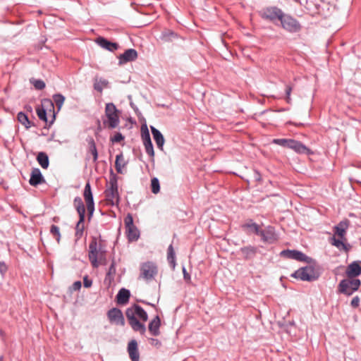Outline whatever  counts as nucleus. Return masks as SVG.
<instances>
[{
	"label": "nucleus",
	"instance_id": "864d4df0",
	"mask_svg": "<svg viewBox=\"0 0 361 361\" xmlns=\"http://www.w3.org/2000/svg\"><path fill=\"white\" fill-rule=\"evenodd\" d=\"M7 270V267L6 264L3 262H0V273L1 274H4Z\"/></svg>",
	"mask_w": 361,
	"mask_h": 361
},
{
	"label": "nucleus",
	"instance_id": "6e6552de",
	"mask_svg": "<svg viewBox=\"0 0 361 361\" xmlns=\"http://www.w3.org/2000/svg\"><path fill=\"white\" fill-rule=\"evenodd\" d=\"M260 16L266 20L274 21L276 20H281L283 17V12L275 6H270L263 8L259 12Z\"/></svg>",
	"mask_w": 361,
	"mask_h": 361
},
{
	"label": "nucleus",
	"instance_id": "3c124183",
	"mask_svg": "<svg viewBox=\"0 0 361 361\" xmlns=\"http://www.w3.org/2000/svg\"><path fill=\"white\" fill-rule=\"evenodd\" d=\"M92 281L88 279V277L86 276L83 279V284L84 286L86 288H89L92 286Z\"/></svg>",
	"mask_w": 361,
	"mask_h": 361
},
{
	"label": "nucleus",
	"instance_id": "20e7f679",
	"mask_svg": "<svg viewBox=\"0 0 361 361\" xmlns=\"http://www.w3.org/2000/svg\"><path fill=\"white\" fill-rule=\"evenodd\" d=\"M88 256L93 267L97 268L100 264H106L105 252L100 249H97V243L96 240H92L90 243Z\"/></svg>",
	"mask_w": 361,
	"mask_h": 361
},
{
	"label": "nucleus",
	"instance_id": "f704fd0d",
	"mask_svg": "<svg viewBox=\"0 0 361 361\" xmlns=\"http://www.w3.org/2000/svg\"><path fill=\"white\" fill-rule=\"evenodd\" d=\"M295 260L305 262L309 264H312V259L300 251L295 250Z\"/></svg>",
	"mask_w": 361,
	"mask_h": 361
},
{
	"label": "nucleus",
	"instance_id": "7ed1b4c3",
	"mask_svg": "<svg viewBox=\"0 0 361 361\" xmlns=\"http://www.w3.org/2000/svg\"><path fill=\"white\" fill-rule=\"evenodd\" d=\"M105 200L108 205H117L119 202L117 177L113 173H111L109 178V186L105 190Z\"/></svg>",
	"mask_w": 361,
	"mask_h": 361
},
{
	"label": "nucleus",
	"instance_id": "39448f33",
	"mask_svg": "<svg viewBox=\"0 0 361 361\" xmlns=\"http://www.w3.org/2000/svg\"><path fill=\"white\" fill-rule=\"evenodd\" d=\"M319 276V273L313 264L302 267L295 271V279H299L302 281H312L317 279Z\"/></svg>",
	"mask_w": 361,
	"mask_h": 361
},
{
	"label": "nucleus",
	"instance_id": "49530a36",
	"mask_svg": "<svg viewBox=\"0 0 361 361\" xmlns=\"http://www.w3.org/2000/svg\"><path fill=\"white\" fill-rule=\"evenodd\" d=\"M32 83L37 90H43L45 87V83L42 80H35Z\"/></svg>",
	"mask_w": 361,
	"mask_h": 361
},
{
	"label": "nucleus",
	"instance_id": "9b49d317",
	"mask_svg": "<svg viewBox=\"0 0 361 361\" xmlns=\"http://www.w3.org/2000/svg\"><path fill=\"white\" fill-rule=\"evenodd\" d=\"M319 0H295V2L298 3L304 10L310 13L311 15H314L319 13Z\"/></svg>",
	"mask_w": 361,
	"mask_h": 361
},
{
	"label": "nucleus",
	"instance_id": "a211bd4d",
	"mask_svg": "<svg viewBox=\"0 0 361 361\" xmlns=\"http://www.w3.org/2000/svg\"><path fill=\"white\" fill-rule=\"evenodd\" d=\"M128 351L132 361H139V353L137 350V343L135 340H132L128 345Z\"/></svg>",
	"mask_w": 361,
	"mask_h": 361
},
{
	"label": "nucleus",
	"instance_id": "f257e3e1",
	"mask_svg": "<svg viewBox=\"0 0 361 361\" xmlns=\"http://www.w3.org/2000/svg\"><path fill=\"white\" fill-rule=\"evenodd\" d=\"M97 130H101L102 127L109 129L116 128L120 124V111L113 103H107L105 106L104 116L102 118V125L97 120Z\"/></svg>",
	"mask_w": 361,
	"mask_h": 361
},
{
	"label": "nucleus",
	"instance_id": "4d7b16f0",
	"mask_svg": "<svg viewBox=\"0 0 361 361\" xmlns=\"http://www.w3.org/2000/svg\"><path fill=\"white\" fill-rule=\"evenodd\" d=\"M290 92H291V87H288V90H287V94H288V99H290Z\"/></svg>",
	"mask_w": 361,
	"mask_h": 361
},
{
	"label": "nucleus",
	"instance_id": "5fc2aeb1",
	"mask_svg": "<svg viewBox=\"0 0 361 361\" xmlns=\"http://www.w3.org/2000/svg\"><path fill=\"white\" fill-rule=\"evenodd\" d=\"M151 344L153 345H156V346H159L161 345L159 341H158L157 339H154V338L151 339Z\"/></svg>",
	"mask_w": 361,
	"mask_h": 361
},
{
	"label": "nucleus",
	"instance_id": "5701e85b",
	"mask_svg": "<svg viewBox=\"0 0 361 361\" xmlns=\"http://www.w3.org/2000/svg\"><path fill=\"white\" fill-rule=\"evenodd\" d=\"M130 295V293L128 290L125 288L121 289L116 295L117 303L119 305L126 304L129 300Z\"/></svg>",
	"mask_w": 361,
	"mask_h": 361
},
{
	"label": "nucleus",
	"instance_id": "c85d7f7f",
	"mask_svg": "<svg viewBox=\"0 0 361 361\" xmlns=\"http://www.w3.org/2000/svg\"><path fill=\"white\" fill-rule=\"evenodd\" d=\"M167 260L171 267L174 269L176 267V253L172 245H170L167 250Z\"/></svg>",
	"mask_w": 361,
	"mask_h": 361
},
{
	"label": "nucleus",
	"instance_id": "a878e982",
	"mask_svg": "<svg viewBox=\"0 0 361 361\" xmlns=\"http://www.w3.org/2000/svg\"><path fill=\"white\" fill-rule=\"evenodd\" d=\"M177 38V35L170 30L163 31L160 36V39L165 42H173Z\"/></svg>",
	"mask_w": 361,
	"mask_h": 361
},
{
	"label": "nucleus",
	"instance_id": "423d86ee",
	"mask_svg": "<svg viewBox=\"0 0 361 361\" xmlns=\"http://www.w3.org/2000/svg\"><path fill=\"white\" fill-rule=\"evenodd\" d=\"M360 286V280L355 278H349L342 280L339 283L340 292L350 295L357 290Z\"/></svg>",
	"mask_w": 361,
	"mask_h": 361
},
{
	"label": "nucleus",
	"instance_id": "393cba45",
	"mask_svg": "<svg viewBox=\"0 0 361 361\" xmlns=\"http://www.w3.org/2000/svg\"><path fill=\"white\" fill-rule=\"evenodd\" d=\"M295 152H297L298 154H305V155H309L312 154V150L307 147V146L304 145L300 142L295 141Z\"/></svg>",
	"mask_w": 361,
	"mask_h": 361
},
{
	"label": "nucleus",
	"instance_id": "c756f323",
	"mask_svg": "<svg viewBox=\"0 0 361 361\" xmlns=\"http://www.w3.org/2000/svg\"><path fill=\"white\" fill-rule=\"evenodd\" d=\"M74 206L78 213L79 216H85V208L80 197H77L75 198Z\"/></svg>",
	"mask_w": 361,
	"mask_h": 361
},
{
	"label": "nucleus",
	"instance_id": "8fccbe9b",
	"mask_svg": "<svg viewBox=\"0 0 361 361\" xmlns=\"http://www.w3.org/2000/svg\"><path fill=\"white\" fill-rule=\"evenodd\" d=\"M360 304V298L357 296H355L351 300V305L353 307H357Z\"/></svg>",
	"mask_w": 361,
	"mask_h": 361
},
{
	"label": "nucleus",
	"instance_id": "bf43d9fd",
	"mask_svg": "<svg viewBox=\"0 0 361 361\" xmlns=\"http://www.w3.org/2000/svg\"><path fill=\"white\" fill-rule=\"evenodd\" d=\"M294 27H295V32L300 28V25L298 26V25L296 24V23L295 22V25H294Z\"/></svg>",
	"mask_w": 361,
	"mask_h": 361
},
{
	"label": "nucleus",
	"instance_id": "ea45409f",
	"mask_svg": "<svg viewBox=\"0 0 361 361\" xmlns=\"http://www.w3.org/2000/svg\"><path fill=\"white\" fill-rule=\"evenodd\" d=\"M50 233L55 238L56 241L58 243H59L60 242V239H61V233H60L59 228L57 226L52 225L51 226Z\"/></svg>",
	"mask_w": 361,
	"mask_h": 361
},
{
	"label": "nucleus",
	"instance_id": "0eeeda50",
	"mask_svg": "<svg viewBox=\"0 0 361 361\" xmlns=\"http://www.w3.org/2000/svg\"><path fill=\"white\" fill-rule=\"evenodd\" d=\"M158 269L157 265L152 262H147L141 264L140 277L149 281L156 276Z\"/></svg>",
	"mask_w": 361,
	"mask_h": 361
},
{
	"label": "nucleus",
	"instance_id": "bb28decb",
	"mask_svg": "<svg viewBox=\"0 0 361 361\" xmlns=\"http://www.w3.org/2000/svg\"><path fill=\"white\" fill-rule=\"evenodd\" d=\"M272 143L280 145L284 148H293V140L292 139L278 138L274 139Z\"/></svg>",
	"mask_w": 361,
	"mask_h": 361
},
{
	"label": "nucleus",
	"instance_id": "2eb2a0df",
	"mask_svg": "<svg viewBox=\"0 0 361 361\" xmlns=\"http://www.w3.org/2000/svg\"><path fill=\"white\" fill-rule=\"evenodd\" d=\"M137 58V52L134 49H128L118 56L119 64L135 61Z\"/></svg>",
	"mask_w": 361,
	"mask_h": 361
},
{
	"label": "nucleus",
	"instance_id": "ddd939ff",
	"mask_svg": "<svg viewBox=\"0 0 361 361\" xmlns=\"http://www.w3.org/2000/svg\"><path fill=\"white\" fill-rule=\"evenodd\" d=\"M126 314L133 329L144 334L146 330L145 325L140 323L135 317H133L131 311H126Z\"/></svg>",
	"mask_w": 361,
	"mask_h": 361
},
{
	"label": "nucleus",
	"instance_id": "4c0bfd02",
	"mask_svg": "<svg viewBox=\"0 0 361 361\" xmlns=\"http://www.w3.org/2000/svg\"><path fill=\"white\" fill-rule=\"evenodd\" d=\"M53 99L59 111L64 103L65 97L61 94H56L53 96Z\"/></svg>",
	"mask_w": 361,
	"mask_h": 361
},
{
	"label": "nucleus",
	"instance_id": "58836bf2",
	"mask_svg": "<svg viewBox=\"0 0 361 361\" xmlns=\"http://www.w3.org/2000/svg\"><path fill=\"white\" fill-rule=\"evenodd\" d=\"M151 189L154 194H157L160 190V185L158 178H153L151 180Z\"/></svg>",
	"mask_w": 361,
	"mask_h": 361
},
{
	"label": "nucleus",
	"instance_id": "473e14b6",
	"mask_svg": "<svg viewBox=\"0 0 361 361\" xmlns=\"http://www.w3.org/2000/svg\"><path fill=\"white\" fill-rule=\"evenodd\" d=\"M37 160L38 163L39 164V165L43 169H47L48 168L49 162L48 156H47V154L46 153H44V152H39L37 154Z\"/></svg>",
	"mask_w": 361,
	"mask_h": 361
},
{
	"label": "nucleus",
	"instance_id": "e433bc0d",
	"mask_svg": "<svg viewBox=\"0 0 361 361\" xmlns=\"http://www.w3.org/2000/svg\"><path fill=\"white\" fill-rule=\"evenodd\" d=\"M18 121L23 125L26 128H28L31 126V122L29 121L28 117L23 112H20L18 114Z\"/></svg>",
	"mask_w": 361,
	"mask_h": 361
},
{
	"label": "nucleus",
	"instance_id": "603ef678",
	"mask_svg": "<svg viewBox=\"0 0 361 361\" xmlns=\"http://www.w3.org/2000/svg\"><path fill=\"white\" fill-rule=\"evenodd\" d=\"M72 288L74 290H80L81 288V282L79 281L74 282Z\"/></svg>",
	"mask_w": 361,
	"mask_h": 361
},
{
	"label": "nucleus",
	"instance_id": "9d476101",
	"mask_svg": "<svg viewBox=\"0 0 361 361\" xmlns=\"http://www.w3.org/2000/svg\"><path fill=\"white\" fill-rule=\"evenodd\" d=\"M49 108V111L52 113L53 118H54V103L50 99H46L44 100L41 107H37L36 109L37 116L40 120H42L45 122H47V111L46 109Z\"/></svg>",
	"mask_w": 361,
	"mask_h": 361
},
{
	"label": "nucleus",
	"instance_id": "6ab92c4d",
	"mask_svg": "<svg viewBox=\"0 0 361 361\" xmlns=\"http://www.w3.org/2000/svg\"><path fill=\"white\" fill-rule=\"evenodd\" d=\"M259 235L262 237L263 241L270 243H273L276 239L274 231L271 227L267 228L266 230L260 231Z\"/></svg>",
	"mask_w": 361,
	"mask_h": 361
},
{
	"label": "nucleus",
	"instance_id": "72a5a7b5",
	"mask_svg": "<svg viewBox=\"0 0 361 361\" xmlns=\"http://www.w3.org/2000/svg\"><path fill=\"white\" fill-rule=\"evenodd\" d=\"M283 28L287 30L292 31L293 29V21L290 17L283 15L282 19L280 20Z\"/></svg>",
	"mask_w": 361,
	"mask_h": 361
},
{
	"label": "nucleus",
	"instance_id": "2f4dec72",
	"mask_svg": "<svg viewBox=\"0 0 361 361\" xmlns=\"http://www.w3.org/2000/svg\"><path fill=\"white\" fill-rule=\"evenodd\" d=\"M85 216H79V221L76 224L75 226V236L78 238H80L82 237L83 234V231L85 229Z\"/></svg>",
	"mask_w": 361,
	"mask_h": 361
},
{
	"label": "nucleus",
	"instance_id": "aec40b11",
	"mask_svg": "<svg viewBox=\"0 0 361 361\" xmlns=\"http://www.w3.org/2000/svg\"><path fill=\"white\" fill-rule=\"evenodd\" d=\"M151 130L157 147L161 150H163V146L165 141L164 136L159 130H157L153 126H151Z\"/></svg>",
	"mask_w": 361,
	"mask_h": 361
},
{
	"label": "nucleus",
	"instance_id": "37998d69",
	"mask_svg": "<svg viewBox=\"0 0 361 361\" xmlns=\"http://www.w3.org/2000/svg\"><path fill=\"white\" fill-rule=\"evenodd\" d=\"M142 139L143 141V144L147 143V142H151L149 133L147 128H145V130H143V128H142Z\"/></svg>",
	"mask_w": 361,
	"mask_h": 361
},
{
	"label": "nucleus",
	"instance_id": "de8ad7c7",
	"mask_svg": "<svg viewBox=\"0 0 361 361\" xmlns=\"http://www.w3.org/2000/svg\"><path fill=\"white\" fill-rule=\"evenodd\" d=\"M280 255L288 259H293V250H286L281 252Z\"/></svg>",
	"mask_w": 361,
	"mask_h": 361
},
{
	"label": "nucleus",
	"instance_id": "b1692460",
	"mask_svg": "<svg viewBox=\"0 0 361 361\" xmlns=\"http://www.w3.org/2000/svg\"><path fill=\"white\" fill-rule=\"evenodd\" d=\"M126 229L127 238L130 241H135L139 238L140 231L135 225L126 228Z\"/></svg>",
	"mask_w": 361,
	"mask_h": 361
},
{
	"label": "nucleus",
	"instance_id": "a18cd8bd",
	"mask_svg": "<svg viewBox=\"0 0 361 361\" xmlns=\"http://www.w3.org/2000/svg\"><path fill=\"white\" fill-rule=\"evenodd\" d=\"M124 224H125L126 228H128L129 226L134 225L133 219L130 214H128L127 216L125 217Z\"/></svg>",
	"mask_w": 361,
	"mask_h": 361
},
{
	"label": "nucleus",
	"instance_id": "f3484780",
	"mask_svg": "<svg viewBox=\"0 0 361 361\" xmlns=\"http://www.w3.org/2000/svg\"><path fill=\"white\" fill-rule=\"evenodd\" d=\"M44 182V179L39 169H33L31 172L29 183L32 186H36Z\"/></svg>",
	"mask_w": 361,
	"mask_h": 361
},
{
	"label": "nucleus",
	"instance_id": "7c9ffc66",
	"mask_svg": "<svg viewBox=\"0 0 361 361\" xmlns=\"http://www.w3.org/2000/svg\"><path fill=\"white\" fill-rule=\"evenodd\" d=\"M242 227L247 233H255L259 235L260 233L259 226L255 223H247L243 225Z\"/></svg>",
	"mask_w": 361,
	"mask_h": 361
},
{
	"label": "nucleus",
	"instance_id": "c03bdc74",
	"mask_svg": "<svg viewBox=\"0 0 361 361\" xmlns=\"http://www.w3.org/2000/svg\"><path fill=\"white\" fill-rule=\"evenodd\" d=\"M241 252H242V253L245 255L246 257H249L255 253V250L254 247H245L241 248Z\"/></svg>",
	"mask_w": 361,
	"mask_h": 361
},
{
	"label": "nucleus",
	"instance_id": "a19ab883",
	"mask_svg": "<svg viewBox=\"0 0 361 361\" xmlns=\"http://www.w3.org/2000/svg\"><path fill=\"white\" fill-rule=\"evenodd\" d=\"M144 146H145V151L147 153V154H149L152 158H154V151L152 141L149 142H147V143L144 144Z\"/></svg>",
	"mask_w": 361,
	"mask_h": 361
},
{
	"label": "nucleus",
	"instance_id": "412c9836",
	"mask_svg": "<svg viewBox=\"0 0 361 361\" xmlns=\"http://www.w3.org/2000/svg\"><path fill=\"white\" fill-rule=\"evenodd\" d=\"M126 311H131L133 317L137 316L143 322H146L148 319L147 312L139 305H135L132 308L127 309Z\"/></svg>",
	"mask_w": 361,
	"mask_h": 361
},
{
	"label": "nucleus",
	"instance_id": "cd10ccee",
	"mask_svg": "<svg viewBox=\"0 0 361 361\" xmlns=\"http://www.w3.org/2000/svg\"><path fill=\"white\" fill-rule=\"evenodd\" d=\"M126 166V163L122 154H119L116 157L115 167L118 173H123V169Z\"/></svg>",
	"mask_w": 361,
	"mask_h": 361
},
{
	"label": "nucleus",
	"instance_id": "c9c22d12",
	"mask_svg": "<svg viewBox=\"0 0 361 361\" xmlns=\"http://www.w3.org/2000/svg\"><path fill=\"white\" fill-rule=\"evenodd\" d=\"M88 152L92 156L93 161L96 162L98 158V152L94 141L91 139L89 142Z\"/></svg>",
	"mask_w": 361,
	"mask_h": 361
},
{
	"label": "nucleus",
	"instance_id": "1a4fd4ad",
	"mask_svg": "<svg viewBox=\"0 0 361 361\" xmlns=\"http://www.w3.org/2000/svg\"><path fill=\"white\" fill-rule=\"evenodd\" d=\"M83 197L87 205L89 218L90 219L94 210V204L91 186L89 182H87L85 186V189L83 191Z\"/></svg>",
	"mask_w": 361,
	"mask_h": 361
},
{
	"label": "nucleus",
	"instance_id": "6e6d98bb",
	"mask_svg": "<svg viewBox=\"0 0 361 361\" xmlns=\"http://www.w3.org/2000/svg\"><path fill=\"white\" fill-rule=\"evenodd\" d=\"M183 272L185 279H190V275L186 272V270L185 268L183 269Z\"/></svg>",
	"mask_w": 361,
	"mask_h": 361
},
{
	"label": "nucleus",
	"instance_id": "4be33fe9",
	"mask_svg": "<svg viewBox=\"0 0 361 361\" xmlns=\"http://www.w3.org/2000/svg\"><path fill=\"white\" fill-rule=\"evenodd\" d=\"M161 321L159 316H156L149 324V331L153 336H158L160 333Z\"/></svg>",
	"mask_w": 361,
	"mask_h": 361
},
{
	"label": "nucleus",
	"instance_id": "f03ea898",
	"mask_svg": "<svg viewBox=\"0 0 361 361\" xmlns=\"http://www.w3.org/2000/svg\"><path fill=\"white\" fill-rule=\"evenodd\" d=\"M349 226V221L344 220L336 225L334 230V235L331 238V244L340 250L348 251L350 249L347 243L346 231Z\"/></svg>",
	"mask_w": 361,
	"mask_h": 361
},
{
	"label": "nucleus",
	"instance_id": "79ce46f5",
	"mask_svg": "<svg viewBox=\"0 0 361 361\" xmlns=\"http://www.w3.org/2000/svg\"><path fill=\"white\" fill-rule=\"evenodd\" d=\"M107 82L105 80H100L94 83V89L99 92H102L103 88L107 85Z\"/></svg>",
	"mask_w": 361,
	"mask_h": 361
},
{
	"label": "nucleus",
	"instance_id": "f8f14e48",
	"mask_svg": "<svg viewBox=\"0 0 361 361\" xmlns=\"http://www.w3.org/2000/svg\"><path fill=\"white\" fill-rule=\"evenodd\" d=\"M108 318L111 324L123 326L125 324L122 312L117 308L111 309L107 313Z\"/></svg>",
	"mask_w": 361,
	"mask_h": 361
},
{
	"label": "nucleus",
	"instance_id": "09e8293b",
	"mask_svg": "<svg viewBox=\"0 0 361 361\" xmlns=\"http://www.w3.org/2000/svg\"><path fill=\"white\" fill-rule=\"evenodd\" d=\"M124 139V137L120 133H116L113 137L111 138L112 142H120Z\"/></svg>",
	"mask_w": 361,
	"mask_h": 361
},
{
	"label": "nucleus",
	"instance_id": "13d9d810",
	"mask_svg": "<svg viewBox=\"0 0 361 361\" xmlns=\"http://www.w3.org/2000/svg\"><path fill=\"white\" fill-rule=\"evenodd\" d=\"M111 271H115L114 264H111L109 273L110 274Z\"/></svg>",
	"mask_w": 361,
	"mask_h": 361
},
{
	"label": "nucleus",
	"instance_id": "4468645a",
	"mask_svg": "<svg viewBox=\"0 0 361 361\" xmlns=\"http://www.w3.org/2000/svg\"><path fill=\"white\" fill-rule=\"evenodd\" d=\"M361 274V261H355L350 264L346 269L348 278H355Z\"/></svg>",
	"mask_w": 361,
	"mask_h": 361
},
{
	"label": "nucleus",
	"instance_id": "dca6fc26",
	"mask_svg": "<svg viewBox=\"0 0 361 361\" xmlns=\"http://www.w3.org/2000/svg\"><path fill=\"white\" fill-rule=\"evenodd\" d=\"M95 42L102 48L110 51H114L117 50L119 45L117 43L111 42L108 41L106 39L102 37H99L96 39Z\"/></svg>",
	"mask_w": 361,
	"mask_h": 361
}]
</instances>
